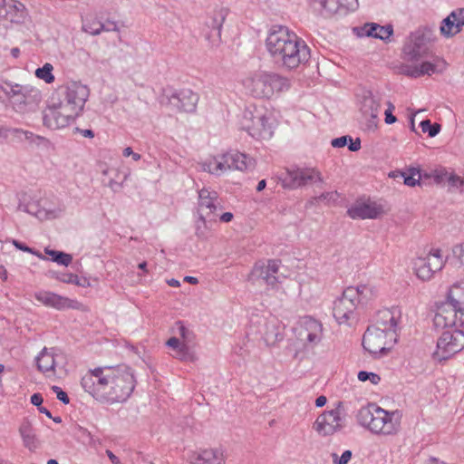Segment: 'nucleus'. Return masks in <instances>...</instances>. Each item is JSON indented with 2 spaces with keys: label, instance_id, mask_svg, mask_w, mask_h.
<instances>
[{
  "label": "nucleus",
  "instance_id": "obj_8",
  "mask_svg": "<svg viewBox=\"0 0 464 464\" xmlns=\"http://www.w3.org/2000/svg\"><path fill=\"white\" fill-rule=\"evenodd\" d=\"M255 166V160L247 155L238 151H229L208 159L201 164L204 171L212 175L221 176L227 170H247Z\"/></svg>",
  "mask_w": 464,
  "mask_h": 464
},
{
  "label": "nucleus",
  "instance_id": "obj_31",
  "mask_svg": "<svg viewBox=\"0 0 464 464\" xmlns=\"http://www.w3.org/2000/svg\"><path fill=\"white\" fill-rule=\"evenodd\" d=\"M390 177L397 179L402 178L403 183L409 187H414L420 184V180L423 178V173H421L419 168H410L407 171H392L390 174Z\"/></svg>",
  "mask_w": 464,
  "mask_h": 464
},
{
  "label": "nucleus",
  "instance_id": "obj_55",
  "mask_svg": "<svg viewBox=\"0 0 464 464\" xmlns=\"http://www.w3.org/2000/svg\"><path fill=\"white\" fill-rule=\"evenodd\" d=\"M450 186L459 189L461 193H464V179L456 176L450 179Z\"/></svg>",
  "mask_w": 464,
  "mask_h": 464
},
{
  "label": "nucleus",
  "instance_id": "obj_18",
  "mask_svg": "<svg viewBox=\"0 0 464 464\" xmlns=\"http://www.w3.org/2000/svg\"><path fill=\"white\" fill-rule=\"evenodd\" d=\"M279 266L280 261L276 259H270L266 264L256 263L248 279L254 285H261L264 283L271 288H275L278 283L276 275L278 273Z\"/></svg>",
  "mask_w": 464,
  "mask_h": 464
},
{
  "label": "nucleus",
  "instance_id": "obj_40",
  "mask_svg": "<svg viewBox=\"0 0 464 464\" xmlns=\"http://www.w3.org/2000/svg\"><path fill=\"white\" fill-rule=\"evenodd\" d=\"M263 339L267 345H274L276 342L282 339V336L274 323H268L266 324V331L263 334Z\"/></svg>",
  "mask_w": 464,
  "mask_h": 464
},
{
  "label": "nucleus",
  "instance_id": "obj_13",
  "mask_svg": "<svg viewBox=\"0 0 464 464\" xmlns=\"http://www.w3.org/2000/svg\"><path fill=\"white\" fill-rule=\"evenodd\" d=\"M199 97L190 89H165L160 102L169 105L179 112L191 113L196 111Z\"/></svg>",
  "mask_w": 464,
  "mask_h": 464
},
{
  "label": "nucleus",
  "instance_id": "obj_52",
  "mask_svg": "<svg viewBox=\"0 0 464 464\" xmlns=\"http://www.w3.org/2000/svg\"><path fill=\"white\" fill-rule=\"evenodd\" d=\"M118 31H119V26L116 22L111 21V20L102 22L101 33L102 32H118Z\"/></svg>",
  "mask_w": 464,
  "mask_h": 464
},
{
  "label": "nucleus",
  "instance_id": "obj_41",
  "mask_svg": "<svg viewBox=\"0 0 464 464\" xmlns=\"http://www.w3.org/2000/svg\"><path fill=\"white\" fill-rule=\"evenodd\" d=\"M45 254L51 257L52 261L64 266H68L72 261V255L62 251L45 248Z\"/></svg>",
  "mask_w": 464,
  "mask_h": 464
},
{
  "label": "nucleus",
  "instance_id": "obj_17",
  "mask_svg": "<svg viewBox=\"0 0 464 464\" xmlns=\"http://www.w3.org/2000/svg\"><path fill=\"white\" fill-rule=\"evenodd\" d=\"M353 295L345 288L342 295L334 301L333 315L339 324H350L356 319L355 311L358 304L353 299Z\"/></svg>",
  "mask_w": 464,
  "mask_h": 464
},
{
  "label": "nucleus",
  "instance_id": "obj_53",
  "mask_svg": "<svg viewBox=\"0 0 464 464\" xmlns=\"http://www.w3.org/2000/svg\"><path fill=\"white\" fill-rule=\"evenodd\" d=\"M348 138H349V136H342L339 138H335V139L332 140L331 145L334 148H343L347 144Z\"/></svg>",
  "mask_w": 464,
  "mask_h": 464
},
{
  "label": "nucleus",
  "instance_id": "obj_5",
  "mask_svg": "<svg viewBox=\"0 0 464 464\" xmlns=\"http://www.w3.org/2000/svg\"><path fill=\"white\" fill-rule=\"evenodd\" d=\"M242 85L247 94L257 99H270L276 92L290 87L287 78L261 70L249 72L242 80Z\"/></svg>",
  "mask_w": 464,
  "mask_h": 464
},
{
  "label": "nucleus",
  "instance_id": "obj_62",
  "mask_svg": "<svg viewBox=\"0 0 464 464\" xmlns=\"http://www.w3.org/2000/svg\"><path fill=\"white\" fill-rule=\"evenodd\" d=\"M182 342L177 338V337H171L168 340L167 342V345L169 347H170L172 350H174L175 348L179 347V345Z\"/></svg>",
  "mask_w": 464,
  "mask_h": 464
},
{
  "label": "nucleus",
  "instance_id": "obj_1",
  "mask_svg": "<svg viewBox=\"0 0 464 464\" xmlns=\"http://www.w3.org/2000/svg\"><path fill=\"white\" fill-rule=\"evenodd\" d=\"M83 390L102 403L126 401L134 391L136 380L126 365L98 367L87 372L81 381Z\"/></svg>",
  "mask_w": 464,
  "mask_h": 464
},
{
  "label": "nucleus",
  "instance_id": "obj_34",
  "mask_svg": "<svg viewBox=\"0 0 464 464\" xmlns=\"http://www.w3.org/2000/svg\"><path fill=\"white\" fill-rule=\"evenodd\" d=\"M227 15V10L226 8L220 7L214 10L212 15L209 17V20L207 22L208 26L211 28L213 35H216L218 38L220 37L221 28Z\"/></svg>",
  "mask_w": 464,
  "mask_h": 464
},
{
  "label": "nucleus",
  "instance_id": "obj_59",
  "mask_svg": "<svg viewBox=\"0 0 464 464\" xmlns=\"http://www.w3.org/2000/svg\"><path fill=\"white\" fill-rule=\"evenodd\" d=\"M348 140L350 141L348 148L351 151H357L361 149V140L359 139L353 140V139L349 136Z\"/></svg>",
  "mask_w": 464,
  "mask_h": 464
},
{
  "label": "nucleus",
  "instance_id": "obj_15",
  "mask_svg": "<svg viewBox=\"0 0 464 464\" xmlns=\"http://www.w3.org/2000/svg\"><path fill=\"white\" fill-rule=\"evenodd\" d=\"M79 115L61 101L49 104L44 111V125L56 130L69 126Z\"/></svg>",
  "mask_w": 464,
  "mask_h": 464
},
{
  "label": "nucleus",
  "instance_id": "obj_37",
  "mask_svg": "<svg viewBox=\"0 0 464 464\" xmlns=\"http://www.w3.org/2000/svg\"><path fill=\"white\" fill-rule=\"evenodd\" d=\"M455 177L456 175L449 173L442 167L431 169L430 172H423V179H432L436 184H444L448 181L450 185V179Z\"/></svg>",
  "mask_w": 464,
  "mask_h": 464
},
{
  "label": "nucleus",
  "instance_id": "obj_57",
  "mask_svg": "<svg viewBox=\"0 0 464 464\" xmlns=\"http://www.w3.org/2000/svg\"><path fill=\"white\" fill-rule=\"evenodd\" d=\"M352 458V451L351 450H345L343 452L341 457L336 461L337 464H347Z\"/></svg>",
  "mask_w": 464,
  "mask_h": 464
},
{
  "label": "nucleus",
  "instance_id": "obj_21",
  "mask_svg": "<svg viewBox=\"0 0 464 464\" xmlns=\"http://www.w3.org/2000/svg\"><path fill=\"white\" fill-rule=\"evenodd\" d=\"M34 298L42 304L56 310H82L83 304L76 299L60 295L53 292L40 290L34 293Z\"/></svg>",
  "mask_w": 464,
  "mask_h": 464
},
{
  "label": "nucleus",
  "instance_id": "obj_38",
  "mask_svg": "<svg viewBox=\"0 0 464 464\" xmlns=\"http://www.w3.org/2000/svg\"><path fill=\"white\" fill-rule=\"evenodd\" d=\"M425 257L427 258V264L436 272L440 271L446 262L442 256L441 250L439 248H432Z\"/></svg>",
  "mask_w": 464,
  "mask_h": 464
},
{
  "label": "nucleus",
  "instance_id": "obj_54",
  "mask_svg": "<svg viewBox=\"0 0 464 464\" xmlns=\"http://www.w3.org/2000/svg\"><path fill=\"white\" fill-rule=\"evenodd\" d=\"M126 179H127V176H126V175H124L123 179H122L121 182H119V181H118V180H116L115 179L111 178V179H109V181H108L107 186H108L110 188H111L113 191H116V190H118L120 188H121V186H122L123 182L126 180Z\"/></svg>",
  "mask_w": 464,
  "mask_h": 464
},
{
  "label": "nucleus",
  "instance_id": "obj_16",
  "mask_svg": "<svg viewBox=\"0 0 464 464\" xmlns=\"http://www.w3.org/2000/svg\"><path fill=\"white\" fill-rule=\"evenodd\" d=\"M90 94L89 88L79 82H69L63 89V103L81 115Z\"/></svg>",
  "mask_w": 464,
  "mask_h": 464
},
{
  "label": "nucleus",
  "instance_id": "obj_25",
  "mask_svg": "<svg viewBox=\"0 0 464 464\" xmlns=\"http://www.w3.org/2000/svg\"><path fill=\"white\" fill-rule=\"evenodd\" d=\"M61 354L55 348L44 347L35 358L36 366L39 372L47 373H55V368L59 364Z\"/></svg>",
  "mask_w": 464,
  "mask_h": 464
},
{
  "label": "nucleus",
  "instance_id": "obj_64",
  "mask_svg": "<svg viewBox=\"0 0 464 464\" xmlns=\"http://www.w3.org/2000/svg\"><path fill=\"white\" fill-rule=\"evenodd\" d=\"M76 285L82 286V287H88L91 285L90 281L86 277L77 278Z\"/></svg>",
  "mask_w": 464,
  "mask_h": 464
},
{
  "label": "nucleus",
  "instance_id": "obj_60",
  "mask_svg": "<svg viewBox=\"0 0 464 464\" xmlns=\"http://www.w3.org/2000/svg\"><path fill=\"white\" fill-rule=\"evenodd\" d=\"M31 403L34 406H37L38 408L41 407V404L43 403V397L40 393H34L31 396Z\"/></svg>",
  "mask_w": 464,
  "mask_h": 464
},
{
  "label": "nucleus",
  "instance_id": "obj_46",
  "mask_svg": "<svg viewBox=\"0 0 464 464\" xmlns=\"http://www.w3.org/2000/svg\"><path fill=\"white\" fill-rule=\"evenodd\" d=\"M420 125L422 132L428 133L430 137H435L440 130V126L437 123L431 124L430 120L422 121Z\"/></svg>",
  "mask_w": 464,
  "mask_h": 464
},
{
  "label": "nucleus",
  "instance_id": "obj_63",
  "mask_svg": "<svg viewBox=\"0 0 464 464\" xmlns=\"http://www.w3.org/2000/svg\"><path fill=\"white\" fill-rule=\"evenodd\" d=\"M57 399L61 401L64 404H68L70 402V399L67 393L63 391H59L58 395H56Z\"/></svg>",
  "mask_w": 464,
  "mask_h": 464
},
{
  "label": "nucleus",
  "instance_id": "obj_11",
  "mask_svg": "<svg viewBox=\"0 0 464 464\" xmlns=\"http://www.w3.org/2000/svg\"><path fill=\"white\" fill-rule=\"evenodd\" d=\"M346 422V413L343 403L338 402L335 408L320 414L313 427L319 435L330 436L344 429Z\"/></svg>",
  "mask_w": 464,
  "mask_h": 464
},
{
  "label": "nucleus",
  "instance_id": "obj_2",
  "mask_svg": "<svg viewBox=\"0 0 464 464\" xmlns=\"http://www.w3.org/2000/svg\"><path fill=\"white\" fill-rule=\"evenodd\" d=\"M268 53L282 67L292 70L310 59L305 42L286 26L273 25L266 40Z\"/></svg>",
  "mask_w": 464,
  "mask_h": 464
},
{
  "label": "nucleus",
  "instance_id": "obj_12",
  "mask_svg": "<svg viewBox=\"0 0 464 464\" xmlns=\"http://www.w3.org/2000/svg\"><path fill=\"white\" fill-rule=\"evenodd\" d=\"M284 188L296 189L308 185L323 183L324 178L321 172L315 168L291 167L285 169L281 177Z\"/></svg>",
  "mask_w": 464,
  "mask_h": 464
},
{
  "label": "nucleus",
  "instance_id": "obj_24",
  "mask_svg": "<svg viewBox=\"0 0 464 464\" xmlns=\"http://www.w3.org/2000/svg\"><path fill=\"white\" fill-rule=\"evenodd\" d=\"M26 15V10L17 0H0V18L11 23H22Z\"/></svg>",
  "mask_w": 464,
  "mask_h": 464
},
{
  "label": "nucleus",
  "instance_id": "obj_22",
  "mask_svg": "<svg viewBox=\"0 0 464 464\" xmlns=\"http://www.w3.org/2000/svg\"><path fill=\"white\" fill-rule=\"evenodd\" d=\"M221 208L217 191L203 188L198 191V213L200 219L205 224L206 219H214L215 212Z\"/></svg>",
  "mask_w": 464,
  "mask_h": 464
},
{
  "label": "nucleus",
  "instance_id": "obj_3",
  "mask_svg": "<svg viewBox=\"0 0 464 464\" xmlns=\"http://www.w3.org/2000/svg\"><path fill=\"white\" fill-rule=\"evenodd\" d=\"M401 317V312L399 307L379 311L375 324L369 326L363 334V348L373 355L386 353L390 349L387 347L388 341L396 342Z\"/></svg>",
  "mask_w": 464,
  "mask_h": 464
},
{
  "label": "nucleus",
  "instance_id": "obj_39",
  "mask_svg": "<svg viewBox=\"0 0 464 464\" xmlns=\"http://www.w3.org/2000/svg\"><path fill=\"white\" fill-rule=\"evenodd\" d=\"M462 29L455 24L450 18H444L440 26V34L446 38H450L459 34Z\"/></svg>",
  "mask_w": 464,
  "mask_h": 464
},
{
  "label": "nucleus",
  "instance_id": "obj_4",
  "mask_svg": "<svg viewBox=\"0 0 464 464\" xmlns=\"http://www.w3.org/2000/svg\"><path fill=\"white\" fill-rule=\"evenodd\" d=\"M356 420L372 433L392 435L400 428L401 415L398 411H388L371 403L358 410Z\"/></svg>",
  "mask_w": 464,
  "mask_h": 464
},
{
  "label": "nucleus",
  "instance_id": "obj_45",
  "mask_svg": "<svg viewBox=\"0 0 464 464\" xmlns=\"http://www.w3.org/2000/svg\"><path fill=\"white\" fill-rule=\"evenodd\" d=\"M53 67L51 63H45L43 67L37 68L35 71V76L46 83H52L54 81V76L53 74Z\"/></svg>",
  "mask_w": 464,
  "mask_h": 464
},
{
  "label": "nucleus",
  "instance_id": "obj_6",
  "mask_svg": "<svg viewBox=\"0 0 464 464\" xmlns=\"http://www.w3.org/2000/svg\"><path fill=\"white\" fill-rule=\"evenodd\" d=\"M464 316V281L454 283L447 294V301L439 306L434 316L438 328L456 326L457 320Z\"/></svg>",
  "mask_w": 464,
  "mask_h": 464
},
{
  "label": "nucleus",
  "instance_id": "obj_33",
  "mask_svg": "<svg viewBox=\"0 0 464 464\" xmlns=\"http://www.w3.org/2000/svg\"><path fill=\"white\" fill-rule=\"evenodd\" d=\"M8 140H10L13 142H21L24 140H28L32 143H39V141L45 140L44 137L35 135L31 131L16 128H9Z\"/></svg>",
  "mask_w": 464,
  "mask_h": 464
},
{
  "label": "nucleus",
  "instance_id": "obj_48",
  "mask_svg": "<svg viewBox=\"0 0 464 464\" xmlns=\"http://www.w3.org/2000/svg\"><path fill=\"white\" fill-rule=\"evenodd\" d=\"M358 380L361 382L370 381L372 384H378L381 382V377L374 372L361 371L358 372Z\"/></svg>",
  "mask_w": 464,
  "mask_h": 464
},
{
  "label": "nucleus",
  "instance_id": "obj_43",
  "mask_svg": "<svg viewBox=\"0 0 464 464\" xmlns=\"http://www.w3.org/2000/svg\"><path fill=\"white\" fill-rule=\"evenodd\" d=\"M102 21L96 17H91L84 20L82 29L84 32L97 35L101 34Z\"/></svg>",
  "mask_w": 464,
  "mask_h": 464
},
{
  "label": "nucleus",
  "instance_id": "obj_20",
  "mask_svg": "<svg viewBox=\"0 0 464 464\" xmlns=\"http://www.w3.org/2000/svg\"><path fill=\"white\" fill-rule=\"evenodd\" d=\"M0 90L9 98L24 104L35 102L40 99L41 93L38 89L29 84H19L10 81H5L0 85Z\"/></svg>",
  "mask_w": 464,
  "mask_h": 464
},
{
  "label": "nucleus",
  "instance_id": "obj_49",
  "mask_svg": "<svg viewBox=\"0 0 464 464\" xmlns=\"http://www.w3.org/2000/svg\"><path fill=\"white\" fill-rule=\"evenodd\" d=\"M447 18H450L455 24L462 29L464 26V7L453 10Z\"/></svg>",
  "mask_w": 464,
  "mask_h": 464
},
{
  "label": "nucleus",
  "instance_id": "obj_56",
  "mask_svg": "<svg viewBox=\"0 0 464 464\" xmlns=\"http://www.w3.org/2000/svg\"><path fill=\"white\" fill-rule=\"evenodd\" d=\"M122 154L124 157H131L135 161L140 160L141 156L132 150L130 147H127L123 150Z\"/></svg>",
  "mask_w": 464,
  "mask_h": 464
},
{
  "label": "nucleus",
  "instance_id": "obj_26",
  "mask_svg": "<svg viewBox=\"0 0 464 464\" xmlns=\"http://www.w3.org/2000/svg\"><path fill=\"white\" fill-rule=\"evenodd\" d=\"M445 67L446 63L442 59L435 57L432 61H425L419 65L408 66L406 74L418 78L423 75H431L433 73L442 72Z\"/></svg>",
  "mask_w": 464,
  "mask_h": 464
},
{
  "label": "nucleus",
  "instance_id": "obj_28",
  "mask_svg": "<svg viewBox=\"0 0 464 464\" xmlns=\"http://www.w3.org/2000/svg\"><path fill=\"white\" fill-rule=\"evenodd\" d=\"M18 210L34 216L40 220L55 218L59 217V215L62 212L61 209L46 208L45 207H43L41 203L37 200H31L26 203L21 202L18 205Z\"/></svg>",
  "mask_w": 464,
  "mask_h": 464
},
{
  "label": "nucleus",
  "instance_id": "obj_30",
  "mask_svg": "<svg viewBox=\"0 0 464 464\" xmlns=\"http://www.w3.org/2000/svg\"><path fill=\"white\" fill-rule=\"evenodd\" d=\"M192 464H224L223 452L218 449L202 450L191 458Z\"/></svg>",
  "mask_w": 464,
  "mask_h": 464
},
{
  "label": "nucleus",
  "instance_id": "obj_14",
  "mask_svg": "<svg viewBox=\"0 0 464 464\" xmlns=\"http://www.w3.org/2000/svg\"><path fill=\"white\" fill-rule=\"evenodd\" d=\"M293 330L296 338L305 347H314L323 338V324L312 316L300 317Z\"/></svg>",
  "mask_w": 464,
  "mask_h": 464
},
{
  "label": "nucleus",
  "instance_id": "obj_23",
  "mask_svg": "<svg viewBox=\"0 0 464 464\" xmlns=\"http://www.w3.org/2000/svg\"><path fill=\"white\" fill-rule=\"evenodd\" d=\"M382 213V206L371 200L356 202L347 210L348 216L353 219H373L377 218Z\"/></svg>",
  "mask_w": 464,
  "mask_h": 464
},
{
  "label": "nucleus",
  "instance_id": "obj_32",
  "mask_svg": "<svg viewBox=\"0 0 464 464\" xmlns=\"http://www.w3.org/2000/svg\"><path fill=\"white\" fill-rule=\"evenodd\" d=\"M19 433L23 439L24 447L34 450L37 447V440L34 429L28 420H24L19 428Z\"/></svg>",
  "mask_w": 464,
  "mask_h": 464
},
{
  "label": "nucleus",
  "instance_id": "obj_50",
  "mask_svg": "<svg viewBox=\"0 0 464 464\" xmlns=\"http://www.w3.org/2000/svg\"><path fill=\"white\" fill-rule=\"evenodd\" d=\"M339 198V194L337 191H329L324 192L317 198H315L318 201H325L327 203L335 202Z\"/></svg>",
  "mask_w": 464,
  "mask_h": 464
},
{
  "label": "nucleus",
  "instance_id": "obj_36",
  "mask_svg": "<svg viewBox=\"0 0 464 464\" xmlns=\"http://www.w3.org/2000/svg\"><path fill=\"white\" fill-rule=\"evenodd\" d=\"M414 268L416 276L423 281L430 280L434 273H436V271L427 264V258L425 256H420L415 260Z\"/></svg>",
  "mask_w": 464,
  "mask_h": 464
},
{
  "label": "nucleus",
  "instance_id": "obj_47",
  "mask_svg": "<svg viewBox=\"0 0 464 464\" xmlns=\"http://www.w3.org/2000/svg\"><path fill=\"white\" fill-rule=\"evenodd\" d=\"M341 7V14L354 12L359 6L358 0H338Z\"/></svg>",
  "mask_w": 464,
  "mask_h": 464
},
{
  "label": "nucleus",
  "instance_id": "obj_19",
  "mask_svg": "<svg viewBox=\"0 0 464 464\" xmlns=\"http://www.w3.org/2000/svg\"><path fill=\"white\" fill-rule=\"evenodd\" d=\"M357 101L360 111L369 119V128H375L381 109L380 97L374 95L370 90L362 89L357 92Z\"/></svg>",
  "mask_w": 464,
  "mask_h": 464
},
{
  "label": "nucleus",
  "instance_id": "obj_42",
  "mask_svg": "<svg viewBox=\"0 0 464 464\" xmlns=\"http://www.w3.org/2000/svg\"><path fill=\"white\" fill-rule=\"evenodd\" d=\"M455 266L464 267V243L455 245L451 249V256H447Z\"/></svg>",
  "mask_w": 464,
  "mask_h": 464
},
{
  "label": "nucleus",
  "instance_id": "obj_51",
  "mask_svg": "<svg viewBox=\"0 0 464 464\" xmlns=\"http://www.w3.org/2000/svg\"><path fill=\"white\" fill-rule=\"evenodd\" d=\"M78 276L71 273H65L56 276V279L63 283L76 285Z\"/></svg>",
  "mask_w": 464,
  "mask_h": 464
},
{
  "label": "nucleus",
  "instance_id": "obj_9",
  "mask_svg": "<svg viewBox=\"0 0 464 464\" xmlns=\"http://www.w3.org/2000/svg\"><path fill=\"white\" fill-rule=\"evenodd\" d=\"M241 127L256 139H270L274 133V120L264 108L249 107L243 112Z\"/></svg>",
  "mask_w": 464,
  "mask_h": 464
},
{
  "label": "nucleus",
  "instance_id": "obj_27",
  "mask_svg": "<svg viewBox=\"0 0 464 464\" xmlns=\"http://www.w3.org/2000/svg\"><path fill=\"white\" fill-rule=\"evenodd\" d=\"M353 31L360 37L371 36L386 41L392 35L393 27L392 24L380 25L375 23H366L361 27L353 28Z\"/></svg>",
  "mask_w": 464,
  "mask_h": 464
},
{
  "label": "nucleus",
  "instance_id": "obj_29",
  "mask_svg": "<svg viewBox=\"0 0 464 464\" xmlns=\"http://www.w3.org/2000/svg\"><path fill=\"white\" fill-rule=\"evenodd\" d=\"M346 289L348 292L354 294L353 299L356 302L358 306L368 304L377 296L376 288L370 284L348 286Z\"/></svg>",
  "mask_w": 464,
  "mask_h": 464
},
{
  "label": "nucleus",
  "instance_id": "obj_44",
  "mask_svg": "<svg viewBox=\"0 0 464 464\" xmlns=\"http://www.w3.org/2000/svg\"><path fill=\"white\" fill-rule=\"evenodd\" d=\"M173 356L180 361L192 362L195 360L194 353L189 350L188 346L181 343L179 347L175 348Z\"/></svg>",
  "mask_w": 464,
  "mask_h": 464
},
{
  "label": "nucleus",
  "instance_id": "obj_61",
  "mask_svg": "<svg viewBox=\"0 0 464 464\" xmlns=\"http://www.w3.org/2000/svg\"><path fill=\"white\" fill-rule=\"evenodd\" d=\"M385 123L387 124H392L394 122H396L397 121V118L392 114V111H391L390 110H386L385 112Z\"/></svg>",
  "mask_w": 464,
  "mask_h": 464
},
{
  "label": "nucleus",
  "instance_id": "obj_58",
  "mask_svg": "<svg viewBox=\"0 0 464 464\" xmlns=\"http://www.w3.org/2000/svg\"><path fill=\"white\" fill-rule=\"evenodd\" d=\"M13 244L19 250H22L24 252H28V253L34 254V250L31 247L25 246L24 243H22V242H20L18 240L14 239L13 240Z\"/></svg>",
  "mask_w": 464,
  "mask_h": 464
},
{
  "label": "nucleus",
  "instance_id": "obj_35",
  "mask_svg": "<svg viewBox=\"0 0 464 464\" xmlns=\"http://www.w3.org/2000/svg\"><path fill=\"white\" fill-rule=\"evenodd\" d=\"M314 8H316L323 16L330 17L335 14H341V7L338 0H312Z\"/></svg>",
  "mask_w": 464,
  "mask_h": 464
},
{
  "label": "nucleus",
  "instance_id": "obj_10",
  "mask_svg": "<svg viewBox=\"0 0 464 464\" xmlns=\"http://www.w3.org/2000/svg\"><path fill=\"white\" fill-rule=\"evenodd\" d=\"M450 327L454 329L441 334L437 341V349L433 353L434 359L440 362L448 360L464 349V320L459 318L456 326Z\"/></svg>",
  "mask_w": 464,
  "mask_h": 464
},
{
  "label": "nucleus",
  "instance_id": "obj_7",
  "mask_svg": "<svg viewBox=\"0 0 464 464\" xmlns=\"http://www.w3.org/2000/svg\"><path fill=\"white\" fill-rule=\"evenodd\" d=\"M435 39V31L432 27H418L405 39L402 48L405 58L411 62H417L428 57L431 53Z\"/></svg>",
  "mask_w": 464,
  "mask_h": 464
}]
</instances>
